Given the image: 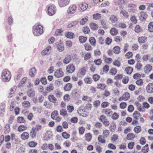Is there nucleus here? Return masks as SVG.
Returning a JSON list of instances; mask_svg holds the SVG:
<instances>
[{"label":"nucleus","instance_id":"nucleus-5","mask_svg":"<svg viewBox=\"0 0 153 153\" xmlns=\"http://www.w3.org/2000/svg\"><path fill=\"white\" fill-rule=\"evenodd\" d=\"M76 7L75 5H71L70 6L67 10L68 13L73 14L76 10Z\"/></svg>","mask_w":153,"mask_h":153},{"label":"nucleus","instance_id":"nucleus-39","mask_svg":"<svg viewBox=\"0 0 153 153\" xmlns=\"http://www.w3.org/2000/svg\"><path fill=\"white\" fill-rule=\"evenodd\" d=\"M36 131L35 130L34 127L32 128L30 132V135L33 138L36 137Z\"/></svg>","mask_w":153,"mask_h":153},{"label":"nucleus","instance_id":"nucleus-56","mask_svg":"<svg viewBox=\"0 0 153 153\" xmlns=\"http://www.w3.org/2000/svg\"><path fill=\"white\" fill-rule=\"evenodd\" d=\"M85 49L87 51L91 50L92 48L91 46L88 44H85L84 45Z\"/></svg>","mask_w":153,"mask_h":153},{"label":"nucleus","instance_id":"nucleus-33","mask_svg":"<svg viewBox=\"0 0 153 153\" xmlns=\"http://www.w3.org/2000/svg\"><path fill=\"white\" fill-rule=\"evenodd\" d=\"M89 42L92 46H95L96 44V40L94 37H91L89 38Z\"/></svg>","mask_w":153,"mask_h":153},{"label":"nucleus","instance_id":"nucleus-31","mask_svg":"<svg viewBox=\"0 0 153 153\" xmlns=\"http://www.w3.org/2000/svg\"><path fill=\"white\" fill-rule=\"evenodd\" d=\"M110 4L109 2L108 1H105L102 3L99 6L100 7H105L108 6Z\"/></svg>","mask_w":153,"mask_h":153},{"label":"nucleus","instance_id":"nucleus-64","mask_svg":"<svg viewBox=\"0 0 153 153\" xmlns=\"http://www.w3.org/2000/svg\"><path fill=\"white\" fill-rule=\"evenodd\" d=\"M93 78L95 81H97L100 78V76L97 74H95L93 75Z\"/></svg>","mask_w":153,"mask_h":153},{"label":"nucleus","instance_id":"nucleus-20","mask_svg":"<svg viewBox=\"0 0 153 153\" xmlns=\"http://www.w3.org/2000/svg\"><path fill=\"white\" fill-rule=\"evenodd\" d=\"M48 99L51 102L54 103H56L57 101V99L53 95H49L48 97Z\"/></svg>","mask_w":153,"mask_h":153},{"label":"nucleus","instance_id":"nucleus-17","mask_svg":"<svg viewBox=\"0 0 153 153\" xmlns=\"http://www.w3.org/2000/svg\"><path fill=\"white\" fill-rule=\"evenodd\" d=\"M110 32L112 36H114L117 34L118 31L115 28L113 27L111 29Z\"/></svg>","mask_w":153,"mask_h":153},{"label":"nucleus","instance_id":"nucleus-58","mask_svg":"<svg viewBox=\"0 0 153 153\" xmlns=\"http://www.w3.org/2000/svg\"><path fill=\"white\" fill-rule=\"evenodd\" d=\"M142 67V65L139 63H137L135 65V68L137 69L139 71L141 70V68Z\"/></svg>","mask_w":153,"mask_h":153},{"label":"nucleus","instance_id":"nucleus-29","mask_svg":"<svg viewBox=\"0 0 153 153\" xmlns=\"http://www.w3.org/2000/svg\"><path fill=\"white\" fill-rule=\"evenodd\" d=\"M27 127L24 125H20L18 128V130L19 131H25L27 129Z\"/></svg>","mask_w":153,"mask_h":153},{"label":"nucleus","instance_id":"nucleus-45","mask_svg":"<svg viewBox=\"0 0 153 153\" xmlns=\"http://www.w3.org/2000/svg\"><path fill=\"white\" fill-rule=\"evenodd\" d=\"M133 70V69L131 67H127L125 69V71L128 74H131Z\"/></svg>","mask_w":153,"mask_h":153},{"label":"nucleus","instance_id":"nucleus-60","mask_svg":"<svg viewBox=\"0 0 153 153\" xmlns=\"http://www.w3.org/2000/svg\"><path fill=\"white\" fill-rule=\"evenodd\" d=\"M114 41L117 42H120L122 40V38L120 36H116L114 38Z\"/></svg>","mask_w":153,"mask_h":153},{"label":"nucleus","instance_id":"nucleus-22","mask_svg":"<svg viewBox=\"0 0 153 153\" xmlns=\"http://www.w3.org/2000/svg\"><path fill=\"white\" fill-rule=\"evenodd\" d=\"M54 87L53 84H50L46 88L45 90L47 93H49L53 90Z\"/></svg>","mask_w":153,"mask_h":153},{"label":"nucleus","instance_id":"nucleus-4","mask_svg":"<svg viewBox=\"0 0 153 153\" xmlns=\"http://www.w3.org/2000/svg\"><path fill=\"white\" fill-rule=\"evenodd\" d=\"M58 2L59 6L63 7L69 4L70 0H58Z\"/></svg>","mask_w":153,"mask_h":153},{"label":"nucleus","instance_id":"nucleus-11","mask_svg":"<svg viewBox=\"0 0 153 153\" xmlns=\"http://www.w3.org/2000/svg\"><path fill=\"white\" fill-rule=\"evenodd\" d=\"M27 96L30 97H33L35 95V92L34 89H29L27 91Z\"/></svg>","mask_w":153,"mask_h":153},{"label":"nucleus","instance_id":"nucleus-59","mask_svg":"<svg viewBox=\"0 0 153 153\" xmlns=\"http://www.w3.org/2000/svg\"><path fill=\"white\" fill-rule=\"evenodd\" d=\"M88 20V18H84L82 19L80 21V23L81 25H84Z\"/></svg>","mask_w":153,"mask_h":153},{"label":"nucleus","instance_id":"nucleus-37","mask_svg":"<svg viewBox=\"0 0 153 153\" xmlns=\"http://www.w3.org/2000/svg\"><path fill=\"white\" fill-rule=\"evenodd\" d=\"M58 114V111L56 110H55L52 113L51 115V117L52 119H54L56 116Z\"/></svg>","mask_w":153,"mask_h":153},{"label":"nucleus","instance_id":"nucleus-18","mask_svg":"<svg viewBox=\"0 0 153 153\" xmlns=\"http://www.w3.org/2000/svg\"><path fill=\"white\" fill-rule=\"evenodd\" d=\"M22 139L23 140L27 139L29 137V134L27 132H24L21 135Z\"/></svg>","mask_w":153,"mask_h":153},{"label":"nucleus","instance_id":"nucleus-10","mask_svg":"<svg viewBox=\"0 0 153 153\" xmlns=\"http://www.w3.org/2000/svg\"><path fill=\"white\" fill-rule=\"evenodd\" d=\"M146 91L148 93L151 94L153 92V83H149L146 86Z\"/></svg>","mask_w":153,"mask_h":153},{"label":"nucleus","instance_id":"nucleus-54","mask_svg":"<svg viewBox=\"0 0 153 153\" xmlns=\"http://www.w3.org/2000/svg\"><path fill=\"white\" fill-rule=\"evenodd\" d=\"M109 131L108 130H105L103 131V136L105 138L108 137L109 134Z\"/></svg>","mask_w":153,"mask_h":153},{"label":"nucleus","instance_id":"nucleus-53","mask_svg":"<svg viewBox=\"0 0 153 153\" xmlns=\"http://www.w3.org/2000/svg\"><path fill=\"white\" fill-rule=\"evenodd\" d=\"M118 139V136L116 134H113L111 137V140L112 142H114Z\"/></svg>","mask_w":153,"mask_h":153},{"label":"nucleus","instance_id":"nucleus-55","mask_svg":"<svg viewBox=\"0 0 153 153\" xmlns=\"http://www.w3.org/2000/svg\"><path fill=\"white\" fill-rule=\"evenodd\" d=\"M102 112L104 114H106L107 116H108L109 115L111 111L110 109H104L102 111Z\"/></svg>","mask_w":153,"mask_h":153},{"label":"nucleus","instance_id":"nucleus-44","mask_svg":"<svg viewBox=\"0 0 153 153\" xmlns=\"http://www.w3.org/2000/svg\"><path fill=\"white\" fill-rule=\"evenodd\" d=\"M22 105L25 108H27L29 107L30 106V103L27 101H25L22 103Z\"/></svg>","mask_w":153,"mask_h":153},{"label":"nucleus","instance_id":"nucleus-36","mask_svg":"<svg viewBox=\"0 0 153 153\" xmlns=\"http://www.w3.org/2000/svg\"><path fill=\"white\" fill-rule=\"evenodd\" d=\"M85 140L88 142H89L91 139L92 136L90 133L86 134L85 135Z\"/></svg>","mask_w":153,"mask_h":153},{"label":"nucleus","instance_id":"nucleus-24","mask_svg":"<svg viewBox=\"0 0 153 153\" xmlns=\"http://www.w3.org/2000/svg\"><path fill=\"white\" fill-rule=\"evenodd\" d=\"M109 19L112 23H114L117 22V19L115 16L112 15L110 17Z\"/></svg>","mask_w":153,"mask_h":153},{"label":"nucleus","instance_id":"nucleus-15","mask_svg":"<svg viewBox=\"0 0 153 153\" xmlns=\"http://www.w3.org/2000/svg\"><path fill=\"white\" fill-rule=\"evenodd\" d=\"M88 4L85 3H82L79 5L81 10L83 11L86 10L88 7Z\"/></svg>","mask_w":153,"mask_h":153},{"label":"nucleus","instance_id":"nucleus-25","mask_svg":"<svg viewBox=\"0 0 153 153\" xmlns=\"http://www.w3.org/2000/svg\"><path fill=\"white\" fill-rule=\"evenodd\" d=\"M135 137V136L133 133H129L127 135L126 139L128 140H132Z\"/></svg>","mask_w":153,"mask_h":153},{"label":"nucleus","instance_id":"nucleus-43","mask_svg":"<svg viewBox=\"0 0 153 153\" xmlns=\"http://www.w3.org/2000/svg\"><path fill=\"white\" fill-rule=\"evenodd\" d=\"M141 131V128L140 126H137L135 127L134 129V131L136 133H138Z\"/></svg>","mask_w":153,"mask_h":153},{"label":"nucleus","instance_id":"nucleus-41","mask_svg":"<svg viewBox=\"0 0 153 153\" xmlns=\"http://www.w3.org/2000/svg\"><path fill=\"white\" fill-rule=\"evenodd\" d=\"M58 50L59 51H62L64 49L63 45L62 44H59L57 46Z\"/></svg>","mask_w":153,"mask_h":153},{"label":"nucleus","instance_id":"nucleus-21","mask_svg":"<svg viewBox=\"0 0 153 153\" xmlns=\"http://www.w3.org/2000/svg\"><path fill=\"white\" fill-rule=\"evenodd\" d=\"M65 36L67 38L72 39L74 37V34L72 32H68L66 33Z\"/></svg>","mask_w":153,"mask_h":153},{"label":"nucleus","instance_id":"nucleus-12","mask_svg":"<svg viewBox=\"0 0 153 153\" xmlns=\"http://www.w3.org/2000/svg\"><path fill=\"white\" fill-rule=\"evenodd\" d=\"M120 12L121 15L126 18L129 16L128 12L123 8L120 10Z\"/></svg>","mask_w":153,"mask_h":153},{"label":"nucleus","instance_id":"nucleus-62","mask_svg":"<svg viewBox=\"0 0 153 153\" xmlns=\"http://www.w3.org/2000/svg\"><path fill=\"white\" fill-rule=\"evenodd\" d=\"M100 102L99 100H97L94 102L93 105L94 107H97L100 106Z\"/></svg>","mask_w":153,"mask_h":153},{"label":"nucleus","instance_id":"nucleus-19","mask_svg":"<svg viewBox=\"0 0 153 153\" xmlns=\"http://www.w3.org/2000/svg\"><path fill=\"white\" fill-rule=\"evenodd\" d=\"M152 69V66L149 65H147L144 68V71L146 74H148Z\"/></svg>","mask_w":153,"mask_h":153},{"label":"nucleus","instance_id":"nucleus-48","mask_svg":"<svg viewBox=\"0 0 153 153\" xmlns=\"http://www.w3.org/2000/svg\"><path fill=\"white\" fill-rule=\"evenodd\" d=\"M142 30V28L138 25H136L135 27L134 30L136 32L139 33Z\"/></svg>","mask_w":153,"mask_h":153},{"label":"nucleus","instance_id":"nucleus-38","mask_svg":"<svg viewBox=\"0 0 153 153\" xmlns=\"http://www.w3.org/2000/svg\"><path fill=\"white\" fill-rule=\"evenodd\" d=\"M10 137L9 135H7L5 136L4 137H4L3 136H2L1 137V139H3L2 142L4 140L5 142H8L10 140Z\"/></svg>","mask_w":153,"mask_h":153},{"label":"nucleus","instance_id":"nucleus-57","mask_svg":"<svg viewBox=\"0 0 153 153\" xmlns=\"http://www.w3.org/2000/svg\"><path fill=\"white\" fill-rule=\"evenodd\" d=\"M17 120L18 122L19 123H24L25 122L24 118L22 117H19L17 118Z\"/></svg>","mask_w":153,"mask_h":153},{"label":"nucleus","instance_id":"nucleus-27","mask_svg":"<svg viewBox=\"0 0 153 153\" xmlns=\"http://www.w3.org/2000/svg\"><path fill=\"white\" fill-rule=\"evenodd\" d=\"M105 137L102 135H99L98 138V141L101 143H104L105 142V140L104 139Z\"/></svg>","mask_w":153,"mask_h":153},{"label":"nucleus","instance_id":"nucleus-28","mask_svg":"<svg viewBox=\"0 0 153 153\" xmlns=\"http://www.w3.org/2000/svg\"><path fill=\"white\" fill-rule=\"evenodd\" d=\"M36 73V70L35 68H32L29 71V74L30 76L32 77L34 76V74Z\"/></svg>","mask_w":153,"mask_h":153},{"label":"nucleus","instance_id":"nucleus-1","mask_svg":"<svg viewBox=\"0 0 153 153\" xmlns=\"http://www.w3.org/2000/svg\"><path fill=\"white\" fill-rule=\"evenodd\" d=\"M1 77L2 80L3 82H8L10 81L11 78L10 73L9 71L4 70L2 73Z\"/></svg>","mask_w":153,"mask_h":153},{"label":"nucleus","instance_id":"nucleus-32","mask_svg":"<svg viewBox=\"0 0 153 153\" xmlns=\"http://www.w3.org/2000/svg\"><path fill=\"white\" fill-rule=\"evenodd\" d=\"M106 85L105 84L102 83H99L97 84V88L98 89H100L101 90H103L106 87Z\"/></svg>","mask_w":153,"mask_h":153},{"label":"nucleus","instance_id":"nucleus-13","mask_svg":"<svg viewBox=\"0 0 153 153\" xmlns=\"http://www.w3.org/2000/svg\"><path fill=\"white\" fill-rule=\"evenodd\" d=\"M71 60V56L69 55L66 56L65 58L63 60V63L65 64L69 63Z\"/></svg>","mask_w":153,"mask_h":153},{"label":"nucleus","instance_id":"nucleus-9","mask_svg":"<svg viewBox=\"0 0 153 153\" xmlns=\"http://www.w3.org/2000/svg\"><path fill=\"white\" fill-rule=\"evenodd\" d=\"M63 75V73L62 68L56 70L54 73V76L57 78L61 77Z\"/></svg>","mask_w":153,"mask_h":153},{"label":"nucleus","instance_id":"nucleus-6","mask_svg":"<svg viewBox=\"0 0 153 153\" xmlns=\"http://www.w3.org/2000/svg\"><path fill=\"white\" fill-rule=\"evenodd\" d=\"M51 52V48L50 46H48L47 47L43 50L42 52V54L43 55L49 54Z\"/></svg>","mask_w":153,"mask_h":153},{"label":"nucleus","instance_id":"nucleus-14","mask_svg":"<svg viewBox=\"0 0 153 153\" xmlns=\"http://www.w3.org/2000/svg\"><path fill=\"white\" fill-rule=\"evenodd\" d=\"M147 40V37L145 36H142L139 37L138 39V41L140 43H143Z\"/></svg>","mask_w":153,"mask_h":153},{"label":"nucleus","instance_id":"nucleus-23","mask_svg":"<svg viewBox=\"0 0 153 153\" xmlns=\"http://www.w3.org/2000/svg\"><path fill=\"white\" fill-rule=\"evenodd\" d=\"M133 117L136 119L137 120L140 117V114L137 111H135L133 114Z\"/></svg>","mask_w":153,"mask_h":153},{"label":"nucleus","instance_id":"nucleus-26","mask_svg":"<svg viewBox=\"0 0 153 153\" xmlns=\"http://www.w3.org/2000/svg\"><path fill=\"white\" fill-rule=\"evenodd\" d=\"M72 87V85L70 83H68L66 84L64 87L65 90L69 91L70 90Z\"/></svg>","mask_w":153,"mask_h":153},{"label":"nucleus","instance_id":"nucleus-42","mask_svg":"<svg viewBox=\"0 0 153 153\" xmlns=\"http://www.w3.org/2000/svg\"><path fill=\"white\" fill-rule=\"evenodd\" d=\"M87 37L83 36H80L79 37V40L81 43L85 42L87 40Z\"/></svg>","mask_w":153,"mask_h":153},{"label":"nucleus","instance_id":"nucleus-7","mask_svg":"<svg viewBox=\"0 0 153 153\" xmlns=\"http://www.w3.org/2000/svg\"><path fill=\"white\" fill-rule=\"evenodd\" d=\"M129 94L127 92H126L123 95L122 97L119 98V100L120 101H122L123 100L126 101L129 99Z\"/></svg>","mask_w":153,"mask_h":153},{"label":"nucleus","instance_id":"nucleus-46","mask_svg":"<svg viewBox=\"0 0 153 153\" xmlns=\"http://www.w3.org/2000/svg\"><path fill=\"white\" fill-rule=\"evenodd\" d=\"M114 52L116 54L119 53L120 51V48L118 46L114 47L113 48Z\"/></svg>","mask_w":153,"mask_h":153},{"label":"nucleus","instance_id":"nucleus-34","mask_svg":"<svg viewBox=\"0 0 153 153\" xmlns=\"http://www.w3.org/2000/svg\"><path fill=\"white\" fill-rule=\"evenodd\" d=\"M116 128V124L115 123L113 122L111 124L109 127L110 131H114Z\"/></svg>","mask_w":153,"mask_h":153},{"label":"nucleus","instance_id":"nucleus-8","mask_svg":"<svg viewBox=\"0 0 153 153\" xmlns=\"http://www.w3.org/2000/svg\"><path fill=\"white\" fill-rule=\"evenodd\" d=\"M75 69V67L73 64H71L68 65L67 67L66 71L69 73H72L74 72Z\"/></svg>","mask_w":153,"mask_h":153},{"label":"nucleus","instance_id":"nucleus-51","mask_svg":"<svg viewBox=\"0 0 153 153\" xmlns=\"http://www.w3.org/2000/svg\"><path fill=\"white\" fill-rule=\"evenodd\" d=\"M90 27L91 29L93 30H96L98 28V26L97 24L94 23H92L90 24Z\"/></svg>","mask_w":153,"mask_h":153},{"label":"nucleus","instance_id":"nucleus-16","mask_svg":"<svg viewBox=\"0 0 153 153\" xmlns=\"http://www.w3.org/2000/svg\"><path fill=\"white\" fill-rule=\"evenodd\" d=\"M87 70V68L86 67H84L82 68L78 72V74L82 76H84L85 75Z\"/></svg>","mask_w":153,"mask_h":153},{"label":"nucleus","instance_id":"nucleus-2","mask_svg":"<svg viewBox=\"0 0 153 153\" xmlns=\"http://www.w3.org/2000/svg\"><path fill=\"white\" fill-rule=\"evenodd\" d=\"M43 33V28L40 25L34 27L33 30L34 35L36 36H39L41 35Z\"/></svg>","mask_w":153,"mask_h":153},{"label":"nucleus","instance_id":"nucleus-50","mask_svg":"<svg viewBox=\"0 0 153 153\" xmlns=\"http://www.w3.org/2000/svg\"><path fill=\"white\" fill-rule=\"evenodd\" d=\"M116 27H120L121 28H125L126 27V25L124 23H119L116 24L115 25Z\"/></svg>","mask_w":153,"mask_h":153},{"label":"nucleus","instance_id":"nucleus-30","mask_svg":"<svg viewBox=\"0 0 153 153\" xmlns=\"http://www.w3.org/2000/svg\"><path fill=\"white\" fill-rule=\"evenodd\" d=\"M84 81L87 84H91L92 82V78L87 76L84 78Z\"/></svg>","mask_w":153,"mask_h":153},{"label":"nucleus","instance_id":"nucleus-3","mask_svg":"<svg viewBox=\"0 0 153 153\" xmlns=\"http://www.w3.org/2000/svg\"><path fill=\"white\" fill-rule=\"evenodd\" d=\"M56 11V8L54 5L52 4L49 5L47 8L48 14L49 16H53L54 15Z\"/></svg>","mask_w":153,"mask_h":153},{"label":"nucleus","instance_id":"nucleus-35","mask_svg":"<svg viewBox=\"0 0 153 153\" xmlns=\"http://www.w3.org/2000/svg\"><path fill=\"white\" fill-rule=\"evenodd\" d=\"M148 30L151 32H153V22H150L148 25Z\"/></svg>","mask_w":153,"mask_h":153},{"label":"nucleus","instance_id":"nucleus-40","mask_svg":"<svg viewBox=\"0 0 153 153\" xmlns=\"http://www.w3.org/2000/svg\"><path fill=\"white\" fill-rule=\"evenodd\" d=\"M16 86H14L11 89L10 93L9 94V97H11L13 96V95L16 90Z\"/></svg>","mask_w":153,"mask_h":153},{"label":"nucleus","instance_id":"nucleus-49","mask_svg":"<svg viewBox=\"0 0 153 153\" xmlns=\"http://www.w3.org/2000/svg\"><path fill=\"white\" fill-rule=\"evenodd\" d=\"M62 135L64 138L66 139H68L70 136L69 134L67 133L66 132H63L62 133Z\"/></svg>","mask_w":153,"mask_h":153},{"label":"nucleus","instance_id":"nucleus-47","mask_svg":"<svg viewBox=\"0 0 153 153\" xmlns=\"http://www.w3.org/2000/svg\"><path fill=\"white\" fill-rule=\"evenodd\" d=\"M148 144H146L145 146L142 148V151L144 153H145L148 152Z\"/></svg>","mask_w":153,"mask_h":153},{"label":"nucleus","instance_id":"nucleus-61","mask_svg":"<svg viewBox=\"0 0 153 153\" xmlns=\"http://www.w3.org/2000/svg\"><path fill=\"white\" fill-rule=\"evenodd\" d=\"M125 56L128 59L131 58L133 56V53L131 52H128L125 54Z\"/></svg>","mask_w":153,"mask_h":153},{"label":"nucleus","instance_id":"nucleus-63","mask_svg":"<svg viewBox=\"0 0 153 153\" xmlns=\"http://www.w3.org/2000/svg\"><path fill=\"white\" fill-rule=\"evenodd\" d=\"M101 17V14L100 13H97L93 15V18L95 19H99Z\"/></svg>","mask_w":153,"mask_h":153},{"label":"nucleus","instance_id":"nucleus-52","mask_svg":"<svg viewBox=\"0 0 153 153\" xmlns=\"http://www.w3.org/2000/svg\"><path fill=\"white\" fill-rule=\"evenodd\" d=\"M60 114L61 115L64 116L67 114V112L66 110L62 109L60 111Z\"/></svg>","mask_w":153,"mask_h":153}]
</instances>
